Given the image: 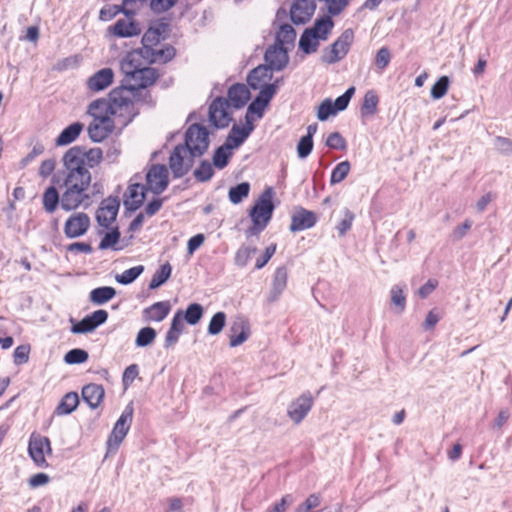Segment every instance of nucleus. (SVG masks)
Returning a JSON list of instances; mask_svg holds the SVG:
<instances>
[{
  "label": "nucleus",
  "mask_w": 512,
  "mask_h": 512,
  "mask_svg": "<svg viewBox=\"0 0 512 512\" xmlns=\"http://www.w3.org/2000/svg\"><path fill=\"white\" fill-rule=\"evenodd\" d=\"M495 148L500 154L503 155H512V140L503 137V136H496L494 139Z\"/></svg>",
  "instance_id": "obj_64"
},
{
  "label": "nucleus",
  "mask_w": 512,
  "mask_h": 512,
  "mask_svg": "<svg viewBox=\"0 0 512 512\" xmlns=\"http://www.w3.org/2000/svg\"><path fill=\"white\" fill-rule=\"evenodd\" d=\"M52 453L51 443L48 437L33 433L30 436L28 444V454L37 467L46 468L48 462L45 454Z\"/></svg>",
  "instance_id": "obj_10"
},
{
  "label": "nucleus",
  "mask_w": 512,
  "mask_h": 512,
  "mask_svg": "<svg viewBox=\"0 0 512 512\" xmlns=\"http://www.w3.org/2000/svg\"><path fill=\"white\" fill-rule=\"evenodd\" d=\"M180 145L186 146L192 156H203L210 145L209 131L202 124L194 123L187 128L184 143Z\"/></svg>",
  "instance_id": "obj_5"
},
{
  "label": "nucleus",
  "mask_w": 512,
  "mask_h": 512,
  "mask_svg": "<svg viewBox=\"0 0 512 512\" xmlns=\"http://www.w3.org/2000/svg\"><path fill=\"white\" fill-rule=\"evenodd\" d=\"M213 164L208 160H202L194 170L193 175L198 182H207L214 176Z\"/></svg>",
  "instance_id": "obj_45"
},
{
  "label": "nucleus",
  "mask_w": 512,
  "mask_h": 512,
  "mask_svg": "<svg viewBox=\"0 0 512 512\" xmlns=\"http://www.w3.org/2000/svg\"><path fill=\"white\" fill-rule=\"evenodd\" d=\"M148 188L145 185L135 183L128 186V199L124 200V206L127 211L134 212L138 210L146 199Z\"/></svg>",
  "instance_id": "obj_21"
},
{
  "label": "nucleus",
  "mask_w": 512,
  "mask_h": 512,
  "mask_svg": "<svg viewBox=\"0 0 512 512\" xmlns=\"http://www.w3.org/2000/svg\"><path fill=\"white\" fill-rule=\"evenodd\" d=\"M391 61V52L388 47H381L375 56V65L380 70H385Z\"/></svg>",
  "instance_id": "obj_57"
},
{
  "label": "nucleus",
  "mask_w": 512,
  "mask_h": 512,
  "mask_svg": "<svg viewBox=\"0 0 512 512\" xmlns=\"http://www.w3.org/2000/svg\"><path fill=\"white\" fill-rule=\"evenodd\" d=\"M313 139L310 136H302L297 144V154L300 159L307 158L313 150Z\"/></svg>",
  "instance_id": "obj_58"
},
{
  "label": "nucleus",
  "mask_w": 512,
  "mask_h": 512,
  "mask_svg": "<svg viewBox=\"0 0 512 512\" xmlns=\"http://www.w3.org/2000/svg\"><path fill=\"white\" fill-rule=\"evenodd\" d=\"M274 190L272 187H267L250 209L249 216L253 223L258 225V222L264 226H268L272 219L275 205L273 203Z\"/></svg>",
  "instance_id": "obj_7"
},
{
  "label": "nucleus",
  "mask_w": 512,
  "mask_h": 512,
  "mask_svg": "<svg viewBox=\"0 0 512 512\" xmlns=\"http://www.w3.org/2000/svg\"><path fill=\"white\" fill-rule=\"evenodd\" d=\"M121 233L118 227L112 228L109 232L105 233L104 237L101 239L98 248L100 250H106L112 248L117 250L114 246L119 242Z\"/></svg>",
  "instance_id": "obj_49"
},
{
  "label": "nucleus",
  "mask_w": 512,
  "mask_h": 512,
  "mask_svg": "<svg viewBox=\"0 0 512 512\" xmlns=\"http://www.w3.org/2000/svg\"><path fill=\"white\" fill-rule=\"evenodd\" d=\"M79 404V396L76 392L66 393L57 407L54 410V414L58 416L71 414Z\"/></svg>",
  "instance_id": "obj_32"
},
{
  "label": "nucleus",
  "mask_w": 512,
  "mask_h": 512,
  "mask_svg": "<svg viewBox=\"0 0 512 512\" xmlns=\"http://www.w3.org/2000/svg\"><path fill=\"white\" fill-rule=\"evenodd\" d=\"M116 295V290L110 286H102L90 292L89 299L93 304L103 305Z\"/></svg>",
  "instance_id": "obj_36"
},
{
  "label": "nucleus",
  "mask_w": 512,
  "mask_h": 512,
  "mask_svg": "<svg viewBox=\"0 0 512 512\" xmlns=\"http://www.w3.org/2000/svg\"><path fill=\"white\" fill-rule=\"evenodd\" d=\"M120 207V200L117 196H108L103 199L96 211V221L103 228H109L116 220Z\"/></svg>",
  "instance_id": "obj_12"
},
{
  "label": "nucleus",
  "mask_w": 512,
  "mask_h": 512,
  "mask_svg": "<svg viewBox=\"0 0 512 512\" xmlns=\"http://www.w3.org/2000/svg\"><path fill=\"white\" fill-rule=\"evenodd\" d=\"M226 323V314L223 311L216 312L208 324L207 332L209 335H218Z\"/></svg>",
  "instance_id": "obj_51"
},
{
  "label": "nucleus",
  "mask_w": 512,
  "mask_h": 512,
  "mask_svg": "<svg viewBox=\"0 0 512 512\" xmlns=\"http://www.w3.org/2000/svg\"><path fill=\"white\" fill-rule=\"evenodd\" d=\"M288 271L285 266L276 269L273 277L272 288L268 297L269 302L276 301L287 286Z\"/></svg>",
  "instance_id": "obj_27"
},
{
  "label": "nucleus",
  "mask_w": 512,
  "mask_h": 512,
  "mask_svg": "<svg viewBox=\"0 0 512 512\" xmlns=\"http://www.w3.org/2000/svg\"><path fill=\"white\" fill-rule=\"evenodd\" d=\"M105 395L102 385L90 383L82 388V398L91 409H96Z\"/></svg>",
  "instance_id": "obj_26"
},
{
  "label": "nucleus",
  "mask_w": 512,
  "mask_h": 512,
  "mask_svg": "<svg viewBox=\"0 0 512 512\" xmlns=\"http://www.w3.org/2000/svg\"><path fill=\"white\" fill-rule=\"evenodd\" d=\"M133 414V402H130L125 406L108 437L106 443L108 452H116L118 450L120 444L129 432L133 420Z\"/></svg>",
  "instance_id": "obj_6"
},
{
  "label": "nucleus",
  "mask_w": 512,
  "mask_h": 512,
  "mask_svg": "<svg viewBox=\"0 0 512 512\" xmlns=\"http://www.w3.org/2000/svg\"><path fill=\"white\" fill-rule=\"evenodd\" d=\"M272 70L267 66V64H260L257 67L253 68L247 75L246 81L248 86L253 89H261L263 86L262 83L265 80H271L273 77Z\"/></svg>",
  "instance_id": "obj_24"
},
{
  "label": "nucleus",
  "mask_w": 512,
  "mask_h": 512,
  "mask_svg": "<svg viewBox=\"0 0 512 512\" xmlns=\"http://www.w3.org/2000/svg\"><path fill=\"white\" fill-rule=\"evenodd\" d=\"M317 223V216L313 211L298 207L291 216L290 231L298 232L310 229Z\"/></svg>",
  "instance_id": "obj_19"
},
{
  "label": "nucleus",
  "mask_w": 512,
  "mask_h": 512,
  "mask_svg": "<svg viewBox=\"0 0 512 512\" xmlns=\"http://www.w3.org/2000/svg\"><path fill=\"white\" fill-rule=\"evenodd\" d=\"M66 186L65 192L61 196V208L63 210H76L81 204L90 200V195L86 192L88 187L78 184H69Z\"/></svg>",
  "instance_id": "obj_11"
},
{
  "label": "nucleus",
  "mask_w": 512,
  "mask_h": 512,
  "mask_svg": "<svg viewBox=\"0 0 512 512\" xmlns=\"http://www.w3.org/2000/svg\"><path fill=\"white\" fill-rule=\"evenodd\" d=\"M249 137L248 129H240L239 125L234 124L226 137L225 145L231 147V150L238 148Z\"/></svg>",
  "instance_id": "obj_35"
},
{
  "label": "nucleus",
  "mask_w": 512,
  "mask_h": 512,
  "mask_svg": "<svg viewBox=\"0 0 512 512\" xmlns=\"http://www.w3.org/2000/svg\"><path fill=\"white\" fill-rule=\"evenodd\" d=\"M84 125L81 122H74L64 128L55 140L57 146H65L74 142L82 132Z\"/></svg>",
  "instance_id": "obj_29"
},
{
  "label": "nucleus",
  "mask_w": 512,
  "mask_h": 512,
  "mask_svg": "<svg viewBox=\"0 0 512 512\" xmlns=\"http://www.w3.org/2000/svg\"><path fill=\"white\" fill-rule=\"evenodd\" d=\"M124 86H118L110 91L108 98L92 101L88 106V114L93 118L115 116L123 126L128 125L139 114L130 95H125Z\"/></svg>",
  "instance_id": "obj_2"
},
{
  "label": "nucleus",
  "mask_w": 512,
  "mask_h": 512,
  "mask_svg": "<svg viewBox=\"0 0 512 512\" xmlns=\"http://www.w3.org/2000/svg\"><path fill=\"white\" fill-rule=\"evenodd\" d=\"M59 203L61 204V199L56 187L49 186L43 194V207L45 211L53 213L57 209Z\"/></svg>",
  "instance_id": "obj_42"
},
{
  "label": "nucleus",
  "mask_w": 512,
  "mask_h": 512,
  "mask_svg": "<svg viewBox=\"0 0 512 512\" xmlns=\"http://www.w3.org/2000/svg\"><path fill=\"white\" fill-rule=\"evenodd\" d=\"M144 271L143 265H138L125 270L122 274L116 276V281L122 285H128L134 282Z\"/></svg>",
  "instance_id": "obj_48"
},
{
  "label": "nucleus",
  "mask_w": 512,
  "mask_h": 512,
  "mask_svg": "<svg viewBox=\"0 0 512 512\" xmlns=\"http://www.w3.org/2000/svg\"><path fill=\"white\" fill-rule=\"evenodd\" d=\"M90 227V218L86 213L71 215L65 223L64 233L67 238L73 239L84 235Z\"/></svg>",
  "instance_id": "obj_16"
},
{
  "label": "nucleus",
  "mask_w": 512,
  "mask_h": 512,
  "mask_svg": "<svg viewBox=\"0 0 512 512\" xmlns=\"http://www.w3.org/2000/svg\"><path fill=\"white\" fill-rule=\"evenodd\" d=\"M108 31L114 36L127 38L138 36L141 33V27L136 20H133V18H126L118 19L113 26L108 28Z\"/></svg>",
  "instance_id": "obj_20"
},
{
  "label": "nucleus",
  "mask_w": 512,
  "mask_h": 512,
  "mask_svg": "<svg viewBox=\"0 0 512 512\" xmlns=\"http://www.w3.org/2000/svg\"><path fill=\"white\" fill-rule=\"evenodd\" d=\"M354 40V31L351 28L344 30L341 35L332 43L330 50L324 52L322 62L334 64L342 60L349 52Z\"/></svg>",
  "instance_id": "obj_8"
},
{
  "label": "nucleus",
  "mask_w": 512,
  "mask_h": 512,
  "mask_svg": "<svg viewBox=\"0 0 512 512\" xmlns=\"http://www.w3.org/2000/svg\"><path fill=\"white\" fill-rule=\"evenodd\" d=\"M113 78V70L111 68H103L88 78L87 87L93 92L102 91L112 84Z\"/></svg>",
  "instance_id": "obj_23"
},
{
  "label": "nucleus",
  "mask_w": 512,
  "mask_h": 512,
  "mask_svg": "<svg viewBox=\"0 0 512 512\" xmlns=\"http://www.w3.org/2000/svg\"><path fill=\"white\" fill-rule=\"evenodd\" d=\"M379 103V97L374 90H368L363 98V103L361 107L362 116L365 115H374L377 111V106Z\"/></svg>",
  "instance_id": "obj_44"
},
{
  "label": "nucleus",
  "mask_w": 512,
  "mask_h": 512,
  "mask_svg": "<svg viewBox=\"0 0 512 512\" xmlns=\"http://www.w3.org/2000/svg\"><path fill=\"white\" fill-rule=\"evenodd\" d=\"M312 30L305 29L299 40V49L305 54H312L317 51L319 46V38L315 36Z\"/></svg>",
  "instance_id": "obj_37"
},
{
  "label": "nucleus",
  "mask_w": 512,
  "mask_h": 512,
  "mask_svg": "<svg viewBox=\"0 0 512 512\" xmlns=\"http://www.w3.org/2000/svg\"><path fill=\"white\" fill-rule=\"evenodd\" d=\"M172 273V266L169 262L162 264L152 276L149 289L154 290L168 281Z\"/></svg>",
  "instance_id": "obj_39"
},
{
  "label": "nucleus",
  "mask_w": 512,
  "mask_h": 512,
  "mask_svg": "<svg viewBox=\"0 0 512 512\" xmlns=\"http://www.w3.org/2000/svg\"><path fill=\"white\" fill-rule=\"evenodd\" d=\"M148 190L154 194H161L169 184L168 169L163 164H154L146 175Z\"/></svg>",
  "instance_id": "obj_14"
},
{
  "label": "nucleus",
  "mask_w": 512,
  "mask_h": 512,
  "mask_svg": "<svg viewBox=\"0 0 512 512\" xmlns=\"http://www.w3.org/2000/svg\"><path fill=\"white\" fill-rule=\"evenodd\" d=\"M232 157V150L231 147L228 145H221L214 151L213 158H212V164L217 169H224Z\"/></svg>",
  "instance_id": "obj_41"
},
{
  "label": "nucleus",
  "mask_w": 512,
  "mask_h": 512,
  "mask_svg": "<svg viewBox=\"0 0 512 512\" xmlns=\"http://www.w3.org/2000/svg\"><path fill=\"white\" fill-rule=\"evenodd\" d=\"M325 144L330 149L335 150H345L347 147L345 138L339 132L329 134Z\"/></svg>",
  "instance_id": "obj_61"
},
{
  "label": "nucleus",
  "mask_w": 512,
  "mask_h": 512,
  "mask_svg": "<svg viewBox=\"0 0 512 512\" xmlns=\"http://www.w3.org/2000/svg\"><path fill=\"white\" fill-rule=\"evenodd\" d=\"M351 165L349 161H342L338 163L331 172L330 184L334 185L342 182L348 175Z\"/></svg>",
  "instance_id": "obj_50"
},
{
  "label": "nucleus",
  "mask_w": 512,
  "mask_h": 512,
  "mask_svg": "<svg viewBox=\"0 0 512 512\" xmlns=\"http://www.w3.org/2000/svg\"><path fill=\"white\" fill-rule=\"evenodd\" d=\"M156 330L152 327L141 328L136 336L135 345L137 347H147L152 344L156 338Z\"/></svg>",
  "instance_id": "obj_46"
},
{
  "label": "nucleus",
  "mask_w": 512,
  "mask_h": 512,
  "mask_svg": "<svg viewBox=\"0 0 512 512\" xmlns=\"http://www.w3.org/2000/svg\"><path fill=\"white\" fill-rule=\"evenodd\" d=\"M124 14L126 18H134L136 15V11L133 9H129L124 7L123 4L121 5H109L106 7H103L100 10V19L103 21H109L112 20L114 17H116L118 14Z\"/></svg>",
  "instance_id": "obj_34"
},
{
  "label": "nucleus",
  "mask_w": 512,
  "mask_h": 512,
  "mask_svg": "<svg viewBox=\"0 0 512 512\" xmlns=\"http://www.w3.org/2000/svg\"><path fill=\"white\" fill-rule=\"evenodd\" d=\"M314 0H295L291 6L290 19L296 24H305L315 11Z\"/></svg>",
  "instance_id": "obj_17"
},
{
  "label": "nucleus",
  "mask_w": 512,
  "mask_h": 512,
  "mask_svg": "<svg viewBox=\"0 0 512 512\" xmlns=\"http://www.w3.org/2000/svg\"><path fill=\"white\" fill-rule=\"evenodd\" d=\"M63 165L67 170L65 185L78 184L89 187L91 183V173L85 162L80 158V150L69 148L63 156Z\"/></svg>",
  "instance_id": "obj_4"
},
{
  "label": "nucleus",
  "mask_w": 512,
  "mask_h": 512,
  "mask_svg": "<svg viewBox=\"0 0 512 512\" xmlns=\"http://www.w3.org/2000/svg\"><path fill=\"white\" fill-rule=\"evenodd\" d=\"M171 310L169 301H160L143 310L146 320L160 322L164 320Z\"/></svg>",
  "instance_id": "obj_28"
},
{
  "label": "nucleus",
  "mask_w": 512,
  "mask_h": 512,
  "mask_svg": "<svg viewBox=\"0 0 512 512\" xmlns=\"http://www.w3.org/2000/svg\"><path fill=\"white\" fill-rule=\"evenodd\" d=\"M164 37L159 36V29L148 28L141 39V48H154Z\"/></svg>",
  "instance_id": "obj_54"
},
{
  "label": "nucleus",
  "mask_w": 512,
  "mask_h": 512,
  "mask_svg": "<svg viewBox=\"0 0 512 512\" xmlns=\"http://www.w3.org/2000/svg\"><path fill=\"white\" fill-rule=\"evenodd\" d=\"M230 346L237 347L244 343L250 336L249 322L243 318L238 317L229 328Z\"/></svg>",
  "instance_id": "obj_22"
},
{
  "label": "nucleus",
  "mask_w": 512,
  "mask_h": 512,
  "mask_svg": "<svg viewBox=\"0 0 512 512\" xmlns=\"http://www.w3.org/2000/svg\"><path fill=\"white\" fill-rule=\"evenodd\" d=\"M271 92V90L265 89L262 86L259 93L248 105V112L255 113L256 118L261 119L264 115L265 108L269 105L270 101L273 98Z\"/></svg>",
  "instance_id": "obj_25"
},
{
  "label": "nucleus",
  "mask_w": 512,
  "mask_h": 512,
  "mask_svg": "<svg viewBox=\"0 0 512 512\" xmlns=\"http://www.w3.org/2000/svg\"><path fill=\"white\" fill-rule=\"evenodd\" d=\"M264 61L272 71H282L289 63L288 49L276 43L269 45L264 53Z\"/></svg>",
  "instance_id": "obj_15"
},
{
  "label": "nucleus",
  "mask_w": 512,
  "mask_h": 512,
  "mask_svg": "<svg viewBox=\"0 0 512 512\" xmlns=\"http://www.w3.org/2000/svg\"><path fill=\"white\" fill-rule=\"evenodd\" d=\"M114 125L110 117L94 118L88 126V135L93 142H102L113 131Z\"/></svg>",
  "instance_id": "obj_18"
},
{
  "label": "nucleus",
  "mask_w": 512,
  "mask_h": 512,
  "mask_svg": "<svg viewBox=\"0 0 512 512\" xmlns=\"http://www.w3.org/2000/svg\"><path fill=\"white\" fill-rule=\"evenodd\" d=\"M177 2L178 0H150L149 7L153 13L161 14L170 10Z\"/></svg>",
  "instance_id": "obj_59"
},
{
  "label": "nucleus",
  "mask_w": 512,
  "mask_h": 512,
  "mask_svg": "<svg viewBox=\"0 0 512 512\" xmlns=\"http://www.w3.org/2000/svg\"><path fill=\"white\" fill-rule=\"evenodd\" d=\"M228 99L218 96L209 105V122L216 129H224L229 126L233 120L228 111L229 105L235 109H241L250 100L251 93L249 88L243 83H235L229 87L227 92Z\"/></svg>",
  "instance_id": "obj_3"
},
{
  "label": "nucleus",
  "mask_w": 512,
  "mask_h": 512,
  "mask_svg": "<svg viewBox=\"0 0 512 512\" xmlns=\"http://www.w3.org/2000/svg\"><path fill=\"white\" fill-rule=\"evenodd\" d=\"M200 156H192L186 146L176 145L169 157V167L174 178H182L194 165V159Z\"/></svg>",
  "instance_id": "obj_9"
},
{
  "label": "nucleus",
  "mask_w": 512,
  "mask_h": 512,
  "mask_svg": "<svg viewBox=\"0 0 512 512\" xmlns=\"http://www.w3.org/2000/svg\"><path fill=\"white\" fill-rule=\"evenodd\" d=\"M250 192V184L241 182L229 189L228 198L232 204H239L244 198L248 197Z\"/></svg>",
  "instance_id": "obj_43"
},
{
  "label": "nucleus",
  "mask_w": 512,
  "mask_h": 512,
  "mask_svg": "<svg viewBox=\"0 0 512 512\" xmlns=\"http://www.w3.org/2000/svg\"><path fill=\"white\" fill-rule=\"evenodd\" d=\"M72 148L80 150V158L85 162L88 168H94L98 166L103 159V151L99 147L86 149L85 146L76 145Z\"/></svg>",
  "instance_id": "obj_30"
},
{
  "label": "nucleus",
  "mask_w": 512,
  "mask_h": 512,
  "mask_svg": "<svg viewBox=\"0 0 512 512\" xmlns=\"http://www.w3.org/2000/svg\"><path fill=\"white\" fill-rule=\"evenodd\" d=\"M391 302L397 307L398 312L402 313L406 307V297L404 295L402 287L394 285L390 291Z\"/></svg>",
  "instance_id": "obj_55"
},
{
  "label": "nucleus",
  "mask_w": 512,
  "mask_h": 512,
  "mask_svg": "<svg viewBox=\"0 0 512 512\" xmlns=\"http://www.w3.org/2000/svg\"><path fill=\"white\" fill-rule=\"evenodd\" d=\"M89 354L86 350L80 348H74L69 350L65 356L64 361L67 364H82L88 360Z\"/></svg>",
  "instance_id": "obj_52"
},
{
  "label": "nucleus",
  "mask_w": 512,
  "mask_h": 512,
  "mask_svg": "<svg viewBox=\"0 0 512 512\" xmlns=\"http://www.w3.org/2000/svg\"><path fill=\"white\" fill-rule=\"evenodd\" d=\"M204 314V308L199 303H191L187 306L186 310L182 311L184 321L189 325H196L200 322Z\"/></svg>",
  "instance_id": "obj_40"
},
{
  "label": "nucleus",
  "mask_w": 512,
  "mask_h": 512,
  "mask_svg": "<svg viewBox=\"0 0 512 512\" xmlns=\"http://www.w3.org/2000/svg\"><path fill=\"white\" fill-rule=\"evenodd\" d=\"M450 80L448 76H441L431 88V97L433 99H441L448 91Z\"/></svg>",
  "instance_id": "obj_53"
},
{
  "label": "nucleus",
  "mask_w": 512,
  "mask_h": 512,
  "mask_svg": "<svg viewBox=\"0 0 512 512\" xmlns=\"http://www.w3.org/2000/svg\"><path fill=\"white\" fill-rule=\"evenodd\" d=\"M293 502V496L291 494H286L273 506L269 507L266 512H286Z\"/></svg>",
  "instance_id": "obj_63"
},
{
  "label": "nucleus",
  "mask_w": 512,
  "mask_h": 512,
  "mask_svg": "<svg viewBox=\"0 0 512 512\" xmlns=\"http://www.w3.org/2000/svg\"><path fill=\"white\" fill-rule=\"evenodd\" d=\"M94 330L95 326L93 325L89 315L85 316L71 327V332L74 334H86Z\"/></svg>",
  "instance_id": "obj_60"
},
{
  "label": "nucleus",
  "mask_w": 512,
  "mask_h": 512,
  "mask_svg": "<svg viewBox=\"0 0 512 512\" xmlns=\"http://www.w3.org/2000/svg\"><path fill=\"white\" fill-rule=\"evenodd\" d=\"M296 39V31L292 25L284 23L280 25L279 31L276 34L275 42L279 46L293 45Z\"/></svg>",
  "instance_id": "obj_38"
},
{
  "label": "nucleus",
  "mask_w": 512,
  "mask_h": 512,
  "mask_svg": "<svg viewBox=\"0 0 512 512\" xmlns=\"http://www.w3.org/2000/svg\"><path fill=\"white\" fill-rule=\"evenodd\" d=\"M256 252L257 247L241 246L235 253V265L241 268L245 267Z\"/></svg>",
  "instance_id": "obj_47"
},
{
  "label": "nucleus",
  "mask_w": 512,
  "mask_h": 512,
  "mask_svg": "<svg viewBox=\"0 0 512 512\" xmlns=\"http://www.w3.org/2000/svg\"><path fill=\"white\" fill-rule=\"evenodd\" d=\"M334 27V21L329 15H323L316 19L313 26L307 28L312 30L311 32L317 36L320 40H326Z\"/></svg>",
  "instance_id": "obj_31"
},
{
  "label": "nucleus",
  "mask_w": 512,
  "mask_h": 512,
  "mask_svg": "<svg viewBox=\"0 0 512 512\" xmlns=\"http://www.w3.org/2000/svg\"><path fill=\"white\" fill-rule=\"evenodd\" d=\"M354 93L355 87L351 86L342 95L335 99V101L333 102V107L336 110V112L343 111L348 107L349 102Z\"/></svg>",
  "instance_id": "obj_56"
},
{
  "label": "nucleus",
  "mask_w": 512,
  "mask_h": 512,
  "mask_svg": "<svg viewBox=\"0 0 512 512\" xmlns=\"http://www.w3.org/2000/svg\"><path fill=\"white\" fill-rule=\"evenodd\" d=\"M336 110L333 107L331 99H325L321 102L317 112V118L320 121H326L331 115L336 114Z\"/></svg>",
  "instance_id": "obj_62"
},
{
  "label": "nucleus",
  "mask_w": 512,
  "mask_h": 512,
  "mask_svg": "<svg viewBox=\"0 0 512 512\" xmlns=\"http://www.w3.org/2000/svg\"><path fill=\"white\" fill-rule=\"evenodd\" d=\"M134 84H121L120 86H124L125 88V95H128L130 93L133 97L131 100L135 102H142L146 104L149 107L155 106V100L152 97L151 93L149 91L142 92V90H145L146 88H139L138 90H132L133 87L137 86V81H134Z\"/></svg>",
  "instance_id": "obj_33"
},
{
  "label": "nucleus",
  "mask_w": 512,
  "mask_h": 512,
  "mask_svg": "<svg viewBox=\"0 0 512 512\" xmlns=\"http://www.w3.org/2000/svg\"><path fill=\"white\" fill-rule=\"evenodd\" d=\"M175 56L176 49L170 44L164 45L161 49H133L127 52L120 62V69L125 75L124 81H137V86L133 87L132 90L148 88L154 85L160 77L158 70L149 65L155 63L166 64L173 60Z\"/></svg>",
  "instance_id": "obj_1"
},
{
  "label": "nucleus",
  "mask_w": 512,
  "mask_h": 512,
  "mask_svg": "<svg viewBox=\"0 0 512 512\" xmlns=\"http://www.w3.org/2000/svg\"><path fill=\"white\" fill-rule=\"evenodd\" d=\"M313 402L314 400L311 393L309 391L304 392L288 406V417L294 424H300L310 412Z\"/></svg>",
  "instance_id": "obj_13"
}]
</instances>
